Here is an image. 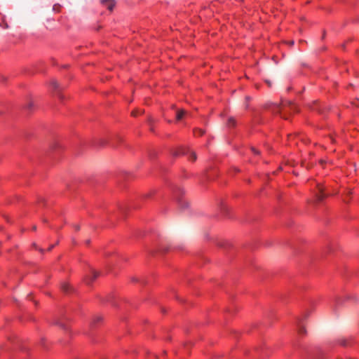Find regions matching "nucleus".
<instances>
[{"instance_id": "obj_1", "label": "nucleus", "mask_w": 359, "mask_h": 359, "mask_svg": "<svg viewBox=\"0 0 359 359\" xmlns=\"http://www.w3.org/2000/svg\"><path fill=\"white\" fill-rule=\"evenodd\" d=\"M174 156L185 155L187 156L189 160L194 161L196 160V154L187 147H180L174 153Z\"/></svg>"}, {"instance_id": "obj_2", "label": "nucleus", "mask_w": 359, "mask_h": 359, "mask_svg": "<svg viewBox=\"0 0 359 359\" xmlns=\"http://www.w3.org/2000/svg\"><path fill=\"white\" fill-rule=\"evenodd\" d=\"M316 187L318 189V191L316 194V200L317 201H321L324 197L325 196V194H324V188L323 186L320 184L319 183L316 184Z\"/></svg>"}, {"instance_id": "obj_3", "label": "nucleus", "mask_w": 359, "mask_h": 359, "mask_svg": "<svg viewBox=\"0 0 359 359\" xmlns=\"http://www.w3.org/2000/svg\"><path fill=\"white\" fill-rule=\"evenodd\" d=\"M102 4L109 11H112L114 7V0H102Z\"/></svg>"}, {"instance_id": "obj_4", "label": "nucleus", "mask_w": 359, "mask_h": 359, "mask_svg": "<svg viewBox=\"0 0 359 359\" xmlns=\"http://www.w3.org/2000/svg\"><path fill=\"white\" fill-rule=\"evenodd\" d=\"M102 317L100 315H96L93 317V318L92 319L91 318V326L93 325H97L98 323H100V322H102Z\"/></svg>"}, {"instance_id": "obj_5", "label": "nucleus", "mask_w": 359, "mask_h": 359, "mask_svg": "<svg viewBox=\"0 0 359 359\" xmlns=\"http://www.w3.org/2000/svg\"><path fill=\"white\" fill-rule=\"evenodd\" d=\"M97 144L100 147H104L109 144V139L108 137H102L97 141Z\"/></svg>"}, {"instance_id": "obj_6", "label": "nucleus", "mask_w": 359, "mask_h": 359, "mask_svg": "<svg viewBox=\"0 0 359 359\" xmlns=\"http://www.w3.org/2000/svg\"><path fill=\"white\" fill-rule=\"evenodd\" d=\"M186 111L184 110H179L176 113V118L177 121H180L183 118V117L186 115Z\"/></svg>"}, {"instance_id": "obj_7", "label": "nucleus", "mask_w": 359, "mask_h": 359, "mask_svg": "<svg viewBox=\"0 0 359 359\" xmlns=\"http://www.w3.org/2000/svg\"><path fill=\"white\" fill-rule=\"evenodd\" d=\"M50 85L52 86L53 89L55 90H57L60 88V84L58 83V82L56 80H54V79L50 81Z\"/></svg>"}, {"instance_id": "obj_8", "label": "nucleus", "mask_w": 359, "mask_h": 359, "mask_svg": "<svg viewBox=\"0 0 359 359\" xmlns=\"http://www.w3.org/2000/svg\"><path fill=\"white\" fill-rule=\"evenodd\" d=\"M297 329H298L299 333L301 334H304L305 332L304 327L303 325L301 324V323H298Z\"/></svg>"}, {"instance_id": "obj_9", "label": "nucleus", "mask_w": 359, "mask_h": 359, "mask_svg": "<svg viewBox=\"0 0 359 359\" xmlns=\"http://www.w3.org/2000/svg\"><path fill=\"white\" fill-rule=\"evenodd\" d=\"M100 276V273L99 272H97V271H93L91 270V276H90V278H91V281L94 279H96L98 276Z\"/></svg>"}, {"instance_id": "obj_10", "label": "nucleus", "mask_w": 359, "mask_h": 359, "mask_svg": "<svg viewBox=\"0 0 359 359\" xmlns=\"http://www.w3.org/2000/svg\"><path fill=\"white\" fill-rule=\"evenodd\" d=\"M194 133L195 135H203V133H204V131L201 129H198L194 131Z\"/></svg>"}, {"instance_id": "obj_11", "label": "nucleus", "mask_w": 359, "mask_h": 359, "mask_svg": "<svg viewBox=\"0 0 359 359\" xmlns=\"http://www.w3.org/2000/svg\"><path fill=\"white\" fill-rule=\"evenodd\" d=\"M234 122H235L234 119H233V118H230L229 119V123H228V124H229V126H233V125H234Z\"/></svg>"}, {"instance_id": "obj_12", "label": "nucleus", "mask_w": 359, "mask_h": 359, "mask_svg": "<svg viewBox=\"0 0 359 359\" xmlns=\"http://www.w3.org/2000/svg\"><path fill=\"white\" fill-rule=\"evenodd\" d=\"M69 285L66 283L62 285V290L65 292H67Z\"/></svg>"}, {"instance_id": "obj_13", "label": "nucleus", "mask_w": 359, "mask_h": 359, "mask_svg": "<svg viewBox=\"0 0 359 359\" xmlns=\"http://www.w3.org/2000/svg\"><path fill=\"white\" fill-rule=\"evenodd\" d=\"M152 194H154V191H149L147 194H146L144 195V197L149 198V197H150Z\"/></svg>"}, {"instance_id": "obj_14", "label": "nucleus", "mask_w": 359, "mask_h": 359, "mask_svg": "<svg viewBox=\"0 0 359 359\" xmlns=\"http://www.w3.org/2000/svg\"><path fill=\"white\" fill-rule=\"evenodd\" d=\"M33 106V103L32 102H29L27 107L31 109Z\"/></svg>"}, {"instance_id": "obj_15", "label": "nucleus", "mask_w": 359, "mask_h": 359, "mask_svg": "<svg viewBox=\"0 0 359 359\" xmlns=\"http://www.w3.org/2000/svg\"><path fill=\"white\" fill-rule=\"evenodd\" d=\"M252 150L255 154H259V151L256 149L252 148Z\"/></svg>"}, {"instance_id": "obj_16", "label": "nucleus", "mask_w": 359, "mask_h": 359, "mask_svg": "<svg viewBox=\"0 0 359 359\" xmlns=\"http://www.w3.org/2000/svg\"><path fill=\"white\" fill-rule=\"evenodd\" d=\"M57 324L60 326L62 328H65V326L63 323H57Z\"/></svg>"}, {"instance_id": "obj_17", "label": "nucleus", "mask_w": 359, "mask_h": 359, "mask_svg": "<svg viewBox=\"0 0 359 359\" xmlns=\"http://www.w3.org/2000/svg\"><path fill=\"white\" fill-rule=\"evenodd\" d=\"M54 246H55L54 245H50V246L48 248V250H49V251H50V250H51L54 248Z\"/></svg>"}, {"instance_id": "obj_18", "label": "nucleus", "mask_w": 359, "mask_h": 359, "mask_svg": "<svg viewBox=\"0 0 359 359\" xmlns=\"http://www.w3.org/2000/svg\"><path fill=\"white\" fill-rule=\"evenodd\" d=\"M132 281H133V282H136V281H138V280H137V278H135V277H134V278H132Z\"/></svg>"}, {"instance_id": "obj_19", "label": "nucleus", "mask_w": 359, "mask_h": 359, "mask_svg": "<svg viewBox=\"0 0 359 359\" xmlns=\"http://www.w3.org/2000/svg\"><path fill=\"white\" fill-rule=\"evenodd\" d=\"M43 201H44V198H41L39 200V203L43 202Z\"/></svg>"}, {"instance_id": "obj_20", "label": "nucleus", "mask_w": 359, "mask_h": 359, "mask_svg": "<svg viewBox=\"0 0 359 359\" xmlns=\"http://www.w3.org/2000/svg\"><path fill=\"white\" fill-rule=\"evenodd\" d=\"M58 97L60 99L62 100L63 99V96L61 95V94H58Z\"/></svg>"}, {"instance_id": "obj_21", "label": "nucleus", "mask_w": 359, "mask_h": 359, "mask_svg": "<svg viewBox=\"0 0 359 359\" xmlns=\"http://www.w3.org/2000/svg\"><path fill=\"white\" fill-rule=\"evenodd\" d=\"M32 229L35 231V230L36 229V226H34L32 227Z\"/></svg>"}, {"instance_id": "obj_22", "label": "nucleus", "mask_w": 359, "mask_h": 359, "mask_svg": "<svg viewBox=\"0 0 359 359\" xmlns=\"http://www.w3.org/2000/svg\"><path fill=\"white\" fill-rule=\"evenodd\" d=\"M75 228H76V230L79 229V226H76Z\"/></svg>"}, {"instance_id": "obj_23", "label": "nucleus", "mask_w": 359, "mask_h": 359, "mask_svg": "<svg viewBox=\"0 0 359 359\" xmlns=\"http://www.w3.org/2000/svg\"><path fill=\"white\" fill-rule=\"evenodd\" d=\"M133 116H136V113L132 112Z\"/></svg>"}]
</instances>
